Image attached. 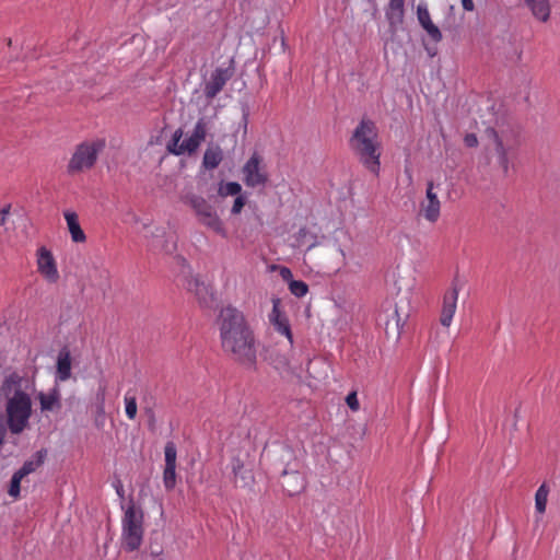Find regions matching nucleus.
I'll return each mask as SVG.
<instances>
[{
	"instance_id": "1",
	"label": "nucleus",
	"mask_w": 560,
	"mask_h": 560,
	"mask_svg": "<svg viewBox=\"0 0 560 560\" xmlns=\"http://www.w3.org/2000/svg\"><path fill=\"white\" fill-rule=\"evenodd\" d=\"M218 324L223 351L240 364L254 366L257 361L256 341L243 312L226 306L221 310Z\"/></svg>"
},
{
	"instance_id": "2",
	"label": "nucleus",
	"mask_w": 560,
	"mask_h": 560,
	"mask_svg": "<svg viewBox=\"0 0 560 560\" xmlns=\"http://www.w3.org/2000/svg\"><path fill=\"white\" fill-rule=\"evenodd\" d=\"M349 147L359 162L372 174L378 176L382 145L375 122L362 119L349 139Z\"/></svg>"
},
{
	"instance_id": "3",
	"label": "nucleus",
	"mask_w": 560,
	"mask_h": 560,
	"mask_svg": "<svg viewBox=\"0 0 560 560\" xmlns=\"http://www.w3.org/2000/svg\"><path fill=\"white\" fill-rule=\"evenodd\" d=\"M144 514L141 508L130 501L124 511L121 517V548L125 551L132 552L140 548L143 541Z\"/></svg>"
},
{
	"instance_id": "4",
	"label": "nucleus",
	"mask_w": 560,
	"mask_h": 560,
	"mask_svg": "<svg viewBox=\"0 0 560 560\" xmlns=\"http://www.w3.org/2000/svg\"><path fill=\"white\" fill-rule=\"evenodd\" d=\"M7 423L11 433L20 434L28 425L32 415V400L27 393L18 388L5 405Z\"/></svg>"
},
{
	"instance_id": "5",
	"label": "nucleus",
	"mask_w": 560,
	"mask_h": 560,
	"mask_svg": "<svg viewBox=\"0 0 560 560\" xmlns=\"http://www.w3.org/2000/svg\"><path fill=\"white\" fill-rule=\"evenodd\" d=\"M183 201L192 209L201 225L222 237H226L228 233L223 221L218 214L214 206H212L206 198L200 195L189 192L183 197Z\"/></svg>"
},
{
	"instance_id": "6",
	"label": "nucleus",
	"mask_w": 560,
	"mask_h": 560,
	"mask_svg": "<svg viewBox=\"0 0 560 560\" xmlns=\"http://www.w3.org/2000/svg\"><path fill=\"white\" fill-rule=\"evenodd\" d=\"M104 147L103 140L84 141L78 144L67 164V173L74 176L91 170Z\"/></svg>"
},
{
	"instance_id": "7",
	"label": "nucleus",
	"mask_w": 560,
	"mask_h": 560,
	"mask_svg": "<svg viewBox=\"0 0 560 560\" xmlns=\"http://www.w3.org/2000/svg\"><path fill=\"white\" fill-rule=\"evenodd\" d=\"M183 135L184 131L182 128H178L174 131L172 139L166 144L167 152L177 156L183 154L190 155L195 153L207 137V122L205 118L198 119L194 127L192 133L184 141H180Z\"/></svg>"
},
{
	"instance_id": "8",
	"label": "nucleus",
	"mask_w": 560,
	"mask_h": 560,
	"mask_svg": "<svg viewBox=\"0 0 560 560\" xmlns=\"http://www.w3.org/2000/svg\"><path fill=\"white\" fill-rule=\"evenodd\" d=\"M243 182L247 187L265 186L268 182V174L261 166V158L254 153L242 168Z\"/></svg>"
},
{
	"instance_id": "9",
	"label": "nucleus",
	"mask_w": 560,
	"mask_h": 560,
	"mask_svg": "<svg viewBox=\"0 0 560 560\" xmlns=\"http://www.w3.org/2000/svg\"><path fill=\"white\" fill-rule=\"evenodd\" d=\"M482 143L487 152L495 153L498 162L504 172L509 168L508 147L503 138L493 129L487 128L481 137Z\"/></svg>"
},
{
	"instance_id": "10",
	"label": "nucleus",
	"mask_w": 560,
	"mask_h": 560,
	"mask_svg": "<svg viewBox=\"0 0 560 560\" xmlns=\"http://www.w3.org/2000/svg\"><path fill=\"white\" fill-rule=\"evenodd\" d=\"M36 266L39 275L48 282L56 283L60 276L57 268V261L46 246H40L36 250Z\"/></svg>"
},
{
	"instance_id": "11",
	"label": "nucleus",
	"mask_w": 560,
	"mask_h": 560,
	"mask_svg": "<svg viewBox=\"0 0 560 560\" xmlns=\"http://www.w3.org/2000/svg\"><path fill=\"white\" fill-rule=\"evenodd\" d=\"M272 310L268 315L269 323L273 329L281 336L285 337L291 346H293V334L290 320L282 310V303L279 298H272Z\"/></svg>"
},
{
	"instance_id": "12",
	"label": "nucleus",
	"mask_w": 560,
	"mask_h": 560,
	"mask_svg": "<svg viewBox=\"0 0 560 560\" xmlns=\"http://www.w3.org/2000/svg\"><path fill=\"white\" fill-rule=\"evenodd\" d=\"M433 182L427 184L425 198L420 202V214L430 223H435L441 214V201Z\"/></svg>"
},
{
	"instance_id": "13",
	"label": "nucleus",
	"mask_w": 560,
	"mask_h": 560,
	"mask_svg": "<svg viewBox=\"0 0 560 560\" xmlns=\"http://www.w3.org/2000/svg\"><path fill=\"white\" fill-rule=\"evenodd\" d=\"M232 71L230 69L217 68L205 84L203 93L208 100H213L231 79Z\"/></svg>"
},
{
	"instance_id": "14",
	"label": "nucleus",
	"mask_w": 560,
	"mask_h": 560,
	"mask_svg": "<svg viewBox=\"0 0 560 560\" xmlns=\"http://www.w3.org/2000/svg\"><path fill=\"white\" fill-rule=\"evenodd\" d=\"M459 289L453 284L443 296L440 323L444 327H450L457 307Z\"/></svg>"
},
{
	"instance_id": "15",
	"label": "nucleus",
	"mask_w": 560,
	"mask_h": 560,
	"mask_svg": "<svg viewBox=\"0 0 560 560\" xmlns=\"http://www.w3.org/2000/svg\"><path fill=\"white\" fill-rule=\"evenodd\" d=\"M385 15L389 27L395 31L404 22L405 0H389Z\"/></svg>"
},
{
	"instance_id": "16",
	"label": "nucleus",
	"mask_w": 560,
	"mask_h": 560,
	"mask_svg": "<svg viewBox=\"0 0 560 560\" xmlns=\"http://www.w3.org/2000/svg\"><path fill=\"white\" fill-rule=\"evenodd\" d=\"M63 218L67 222L71 241L73 243H84L86 241V235L80 225L78 214L74 211L66 210L63 212Z\"/></svg>"
},
{
	"instance_id": "17",
	"label": "nucleus",
	"mask_w": 560,
	"mask_h": 560,
	"mask_svg": "<svg viewBox=\"0 0 560 560\" xmlns=\"http://www.w3.org/2000/svg\"><path fill=\"white\" fill-rule=\"evenodd\" d=\"M524 3L536 20L544 23L549 20L551 13L549 0H524Z\"/></svg>"
},
{
	"instance_id": "18",
	"label": "nucleus",
	"mask_w": 560,
	"mask_h": 560,
	"mask_svg": "<svg viewBox=\"0 0 560 560\" xmlns=\"http://www.w3.org/2000/svg\"><path fill=\"white\" fill-rule=\"evenodd\" d=\"M418 20L421 24V26L425 30L428 35L434 40L440 42L442 39V34L439 30V27L433 24L431 21L429 11L425 8L418 7Z\"/></svg>"
},
{
	"instance_id": "19",
	"label": "nucleus",
	"mask_w": 560,
	"mask_h": 560,
	"mask_svg": "<svg viewBox=\"0 0 560 560\" xmlns=\"http://www.w3.org/2000/svg\"><path fill=\"white\" fill-rule=\"evenodd\" d=\"M57 378L65 382L71 376V355L68 349H62L57 359Z\"/></svg>"
},
{
	"instance_id": "20",
	"label": "nucleus",
	"mask_w": 560,
	"mask_h": 560,
	"mask_svg": "<svg viewBox=\"0 0 560 560\" xmlns=\"http://www.w3.org/2000/svg\"><path fill=\"white\" fill-rule=\"evenodd\" d=\"M189 291L194 292L199 301L206 305L212 300L210 288L202 282L199 278H191L187 282Z\"/></svg>"
},
{
	"instance_id": "21",
	"label": "nucleus",
	"mask_w": 560,
	"mask_h": 560,
	"mask_svg": "<svg viewBox=\"0 0 560 560\" xmlns=\"http://www.w3.org/2000/svg\"><path fill=\"white\" fill-rule=\"evenodd\" d=\"M38 400L43 412L58 410L61 407L60 393L56 388L49 393H39Z\"/></svg>"
},
{
	"instance_id": "22",
	"label": "nucleus",
	"mask_w": 560,
	"mask_h": 560,
	"mask_svg": "<svg viewBox=\"0 0 560 560\" xmlns=\"http://www.w3.org/2000/svg\"><path fill=\"white\" fill-rule=\"evenodd\" d=\"M223 160V153L220 147H209L205 151L202 166L206 170L217 168Z\"/></svg>"
},
{
	"instance_id": "23",
	"label": "nucleus",
	"mask_w": 560,
	"mask_h": 560,
	"mask_svg": "<svg viewBox=\"0 0 560 560\" xmlns=\"http://www.w3.org/2000/svg\"><path fill=\"white\" fill-rule=\"evenodd\" d=\"M295 242L298 246L306 245L307 249H311L317 245V235L308 228L303 226L295 234Z\"/></svg>"
},
{
	"instance_id": "24",
	"label": "nucleus",
	"mask_w": 560,
	"mask_h": 560,
	"mask_svg": "<svg viewBox=\"0 0 560 560\" xmlns=\"http://www.w3.org/2000/svg\"><path fill=\"white\" fill-rule=\"evenodd\" d=\"M36 459L26 460L23 466L16 471L23 478L35 471L44 462L45 454L43 451L36 453Z\"/></svg>"
},
{
	"instance_id": "25",
	"label": "nucleus",
	"mask_w": 560,
	"mask_h": 560,
	"mask_svg": "<svg viewBox=\"0 0 560 560\" xmlns=\"http://www.w3.org/2000/svg\"><path fill=\"white\" fill-rule=\"evenodd\" d=\"M549 489L546 483H542L535 494V509L539 514H544L547 506Z\"/></svg>"
},
{
	"instance_id": "26",
	"label": "nucleus",
	"mask_w": 560,
	"mask_h": 560,
	"mask_svg": "<svg viewBox=\"0 0 560 560\" xmlns=\"http://www.w3.org/2000/svg\"><path fill=\"white\" fill-rule=\"evenodd\" d=\"M124 401H125V412H126L127 418L129 420H133L137 416V410H138L136 395L131 390H128L125 394Z\"/></svg>"
},
{
	"instance_id": "27",
	"label": "nucleus",
	"mask_w": 560,
	"mask_h": 560,
	"mask_svg": "<svg viewBox=\"0 0 560 560\" xmlns=\"http://www.w3.org/2000/svg\"><path fill=\"white\" fill-rule=\"evenodd\" d=\"M242 186L236 182H229L226 184H221L218 192L221 197L228 196H238L241 195Z\"/></svg>"
},
{
	"instance_id": "28",
	"label": "nucleus",
	"mask_w": 560,
	"mask_h": 560,
	"mask_svg": "<svg viewBox=\"0 0 560 560\" xmlns=\"http://www.w3.org/2000/svg\"><path fill=\"white\" fill-rule=\"evenodd\" d=\"M163 483L166 490L171 491L176 486V466H165L163 471Z\"/></svg>"
},
{
	"instance_id": "29",
	"label": "nucleus",
	"mask_w": 560,
	"mask_h": 560,
	"mask_svg": "<svg viewBox=\"0 0 560 560\" xmlns=\"http://www.w3.org/2000/svg\"><path fill=\"white\" fill-rule=\"evenodd\" d=\"M290 292L296 298H303L308 292V285L301 280H291L289 283Z\"/></svg>"
},
{
	"instance_id": "30",
	"label": "nucleus",
	"mask_w": 560,
	"mask_h": 560,
	"mask_svg": "<svg viewBox=\"0 0 560 560\" xmlns=\"http://www.w3.org/2000/svg\"><path fill=\"white\" fill-rule=\"evenodd\" d=\"M165 466H176L177 451L173 442H167L164 447Z\"/></svg>"
},
{
	"instance_id": "31",
	"label": "nucleus",
	"mask_w": 560,
	"mask_h": 560,
	"mask_svg": "<svg viewBox=\"0 0 560 560\" xmlns=\"http://www.w3.org/2000/svg\"><path fill=\"white\" fill-rule=\"evenodd\" d=\"M22 479H23V477L21 475H19L16 471L12 476L11 481H10V487H9V490H8V493L11 497H13V498H18L19 497L20 491H21V481H22Z\"/></svg>"
},
{
	"instance_id": "32",
	"label": "nucleus",
	"mask_w": 560,
	"mask_h": 560,
	"mask_svg": "<svg viewBox=\"0 0 560 560\" xmlns=\"http://www.w3.org/2000/svg\"><path fill=\"white\" fill-rule=\"evenodd\" d=\"M245 203H246V197L244 195L241 194V195L236 196V198L234 199L232 209H231V213L240 214L242 212Z\"/></svg>"
},
{
	"instance_id": "33",
	"label": "nucleus",
	"mask_w": 560,
	"mask_h": 560,
	"mask_svg": "<svg viewBox=\"0 0 560 560\" xmlns=\"http://www.w3.org/2000/svg\"><path fill=\"white\" fill-rule=\"evenodd\" d=\"M346 404L352 411H358L360 409L357 392H351L347 395Z\"/></svg>"
},
{
	"instance_id": "34",
	"label": "nucleus",
	"mask_w": 560,
	"mask_h": 560,
	"mask_svg": "<svg viewBox=\"0 0 560 560\" xmlns=\"http://www.w3.org/2000/svg\"><path fill=\"white\" fill-rule=\"evenodd\" d=\"M176 248V241L173 236H170L166 241H165V244L162 245V250H164L165 253H172L173 250H175Z\"/></svg>"
},
{
	"instance_id": "35",
	"label": "nucleus",
	"mask_w": 560,
	"mask_h": 560,
	"mask_svg": "<svg viewBox=\"0 0 560 560\" xmlns=\"http://www.w3.org/2000/svg\"><path fill=\"white\" fill-rule=\"evenodd\" d=\"M464 143L468 148L477 147L478 144V138L475 133H467L464 138Z\"/></svg>"
},
{
	"instance_id": "36",
	"label": "nucleus",
	"mask_w": 560,
	"mask_h": 560,
	"mask_svg": "<svg viewBox=\"0 0 560 560\" xmlns=\"http://www.w3.org/2000/svg\"><path fill=\"white\" fill-rule=\"evenodd\" d=\"M10 210H11V206L10 205H7L2 209H0V226L5 224V222H7L8 218H9V214H10Z\"/></svg>"
},
{
	"instance_id": "37",
	"label": "nucleus",
	"mask_w": 560,
	"mask_h": 560,
	"mask_svg": "<svg viewBox=\"0 0 560 560\" xmlns=\"http://www.w3.org/2000/svg\"><path fill=\"white\" fill-rule=\"evenodd\" d=\"M280 276H281V278L283 280L288 281L289 283H290L291 280H293L292 279V277H293L292 271L288 267H281L280 268Z\"/></svg>"
},
{
	"instance_id": "38",
	"label": "nucleus",
	"mask_w": 560,
	"mask_h": 560,
	"mask_svg": "<svg viewBox=\"0 0 560 560\" xmlns=\"http://www.w3.org/2000/svg\"><path fill=\"white\" fill-rule=\"evenodd\" d=\"M242 469H243V463L240 459L234 460L233 465H232V471L235 477H237L241 474Z\"/></svg>"
},
{
	"instance_id": "39",
	"label": "nucleus",
	"mask_w": 560,
	"mask_h": 560,
	"mask_svg": "<svg viewBox=\"0 0 560 560\" xmlns=\"http://www.w3.org/2000/svg\"><path fill=\"white\" fill-rule=\"evenodd\" d=\"M462 5L466 11H474L475 4L472 0H462Z\"/></svg>"
},
{
	"instance_id": "40",
	"label": "nucleus",
	"mask_w": 560,
	"mask_h": 560,
	"mask_svg": "<svg viewBox=\"0 0 560 560\" xmlns=\"http://www.w3.org/2000/svg\"><path fill=\"white\" fill-rule=\"evenodd\" d=\"M313 363H314V361H313V360H311V359H308V360H307L306 371H307V373H308V375H310L311 377L318 378V375H316L315 373H313V372H312V370H311V366L313 365Z\"/></svg>"
},
{
	"instance_id": "41",
	"label": "nucleus",
	"mask_w": 560,
	"mask_h": 560,
	"mask_svg": "<svg viewBox=\"0 0 560 560\" xmlns=\"http://www.w3.org/2000/svg\"><path fill=\"white\" fill-rule=\"evenodd\" d=\"M115 488H116L117 494L122 498L124 497V487L119 480L115 483Z\"/></svg>"
},
{
	"instance_id": "42",
	"label": "nucleus",
	"mask_w": 560,
	"mask_h": 560,
	"mask_svg": "<svg viewBox=\"0 0 560 560\" xmlns=\"http://www.w3.org/2000/svg\"><path fill=\"white\" fill-rule=\"evenodd\" d=\"M156 236H161L162 234H164V230L163 229H156Z\"/></svg>"
},
{
	"instance_id": "43",
	"label": "nucleus",
	"mask_w": 560,
	"mask_h": 560,
	"mask_svg": "<svg viewBox=\"0 0 560 560\" xmlns=\"http://www.w3.org/2000/svg\"><path fill=\"white\" fill-rule=\"evenodd\" d=\"M339 253L341 254V256L345 258L346 257V254L343 252V249L339 248Z\"/></svg>"
},
{
	"instance_id": "44",
	"label": "nucleus",
	"mask_w": 560,
	"mask_h": 560,
	"mask_svg": "<svg viewBox=\"0 0 560 560\" xmlns=\"http://www.w3.org/2000/svg\"><path fill=\"white\" fill-rule=\"evenodd\" d=\"M100 411L104 412V407L103 406L100 407Z\"/></svg>"
},
{
	"instance_id": "45",
	"label": "nucleus",
	"mask_w": 560,
	"mask_h": 560,
	"mask_svg": "<svg viewBox=\"0 0 560 560\" xmlns=\"http://www.w3.org/2000/svg\"><path fill=\"white\" fill-rule=\"evenodd\" d=\"M288 477V472L284 471L283 478L285 479Z\"/></svg>"
},
{
	"instance_id": "46",
	"label": "nucleus",
	"mask_w": 560,
	"mask_h": 560,
	"mask_svg": "<svg viewBox=\"0 0 560 560\" xmlns=\"http://www.w3.org/2000/svg\"><path fill=\"white\" fill-rule=\"evenodd\" d=\"M152 555H153V556L159 555V553H158V550H154V552H152Z\"/></svg>"
},
{
	"instance_id": "47",
	"label": "nucleus",
	"mask_w": 560,
	"mask_h": 560,
	"mask_svg": "<svg viewBox=\"0 0 560 560\" xmlns=\"http://www.w3.org/2000/svg\"><path fill=\"white\" fill-rule=\"evenodd\" d=\"M152 555H153V556L159 555V553H158V550H154V552H152Z\"/></svg>"
}]
</instances>
